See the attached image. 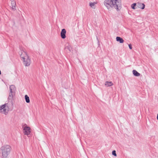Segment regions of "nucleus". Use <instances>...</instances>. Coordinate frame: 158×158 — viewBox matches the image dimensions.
<instances>
[{
    "label": "nucleus",
    "mask_w": 158,
    "mask_h": 158,
    "mask_svg": "<svg viewBox=\"0 0 158 158\" xmlns=\"http://www.w3.org/2000/svg\"><path fill=\"white\" fill-rule=\"evenodd\" d=\"M66 48L68 49L70 52H71V50L72 49V48H71V46L69 45L67 46L66 47Z\"/></svg>",
    "instance_id": "obj_17"
},
{
    "label": "nucleus",
    "mask_w": 158,
    "mask_h": 158,
    "mask_svg": "<svg viewBox=\"0 0 158 158\" xmlns=\"http://www.w3.org/2000/svg\"><path fill=\"white\" fill-rule=\"evenodd\" d=\"M1 74V70H0V75Z\"/></svg>",
    "instance_id": "obj_22"
},
{
    "label": "nucleus",
    "mask_w": 158,
    "mask_h": 158,
    "mask_svg": "<svg viewBox=\"0 0 158 158\" xmlns=\"http://www.w3.org/2000/svg\"><path fill=\"white\" fill-rule=\"evenodd\" d=\"M24 133L25 135H28L31 133V129L29 127L25 126L23 128Z\"/></svg>",
    "instance_id": "obj_5"
},
{
    "label": "nucleus",
    "mask_w": 158,
    "mask_h": 158,
    "mask_svg": "<svg viewBox=\"0 0 158 158\" xmlns=\"http://www.w3.org/2000/svg\"><path fill=\"white\" fill-rule=\"evenodd\" d=\"M23 60V64L25 66H29L31 64V60L28 56H26Z\"/></svg>",
    "instance_id": "obj_4"
},
{
    "label": "nucleus",
    "mask_w": 158,
    "mask_h": 158,
    "mask_svg": "<svg viewBox=\"0 0 158 158\" xmlns=\"http://www.w3.org/2000/svg\"><path fill=\"white\" fill-rule=\"evenodd\" d=\"M116 41L119 42L120 43H123L124 42V40L121 37L117 36L116 38Z\"/></svg>",
    "instance_id": "obj_10"
},
{
    "label": "nucleus",
    "mask_w": 158,
    "mask_h": 158,
    "mask_svg": "<svg viewBox=\"0 0 158 158\" xmlns=\"http://www.w3.org/2000/svg\"><path fill=\"white\" fill-rule=\"evenodd\" d=\"M66 31L65 29H63L62 30L60 33V36L62 39H64L66 38Z\"/></svg>",
    "instance_id": "obj_8"
},
{
    "label": "nucleus",
    "mask_w": 158,
    "mask_h": 158,
    "mask_svg": "<svg viewBox=\"0 0 158 158\" xmlns=\"http://www.w3.org/2000/svg\"><path fill=\"white\" fill-rule=\"evenodd\" d=\"M11 148L10 146L5 145L0 148V156L2 158H6L10 152Z\"/></svg>",
    "instance_id": "obj_2"
},
{
    "label": "nucleus",
    "mask_w": 158,
    "mask_h": 158,
    "mask_svg": "<svg viewBox=\"0 0 158 158\" xmlns=\"http://www.w3.org/2000/svg\"><path fill=\"white\" fill-rule=\"evenodd\" d=\"M112 154L113 155L115 156H117V154L116 153V151L115 150H114L112 151Z\"/></svg>",
    "instance_id": "obj_18"
},
{
    "label": "nucleus",
    "mask_w": 158,
    "mask_h": 158,
    "mask_svg": "<svg viewBox=\"0 0 158 158\" xmlns=\"http://www.w3.org/2000/svg\"><path fill=\"white\" fill-rule=\"evenodd\" d=\"M133 75L136 77H138L139 76L140 74L136 70H133Z\"/></svg>",
    "instance_id": "obj_13"
},
{
    "label": "nucleus",
    "mask_w": 158,
    "mask_h": 158,
    "mask_svg": "<svg viewBox=\"0 0 158 158\" xmlns=\"http://www.w3.org/2000/svg\"><path fill=\"white\" fill-rule=\"evenodd\" d=\"M137 6L138 8L142 9H144L145 7V5L144 4L139 3H137Z\"/></svg>",
    "instance_id": "obj_9"
},
{
    "label": "nucleus",
    "mask_w": 158,
    "mask_h": 158,
    "mask_svg": "<svg viewBox=\"0 0 158 158\" xmlns=\"http://www.w3.org/2000/svg\"><path fill=\"white\" fill-rule=\"evenodd\" d=\"M113 85V83L111 81H106L105 83V85L107 87L111 86Z\"/></svg>",
    "instance_id": "obj_12"
},
{
    "label": "nucleus",
    "mask_w": 158,
    "mask_h": 158,
    "mask_svg": "<svg viewBox=\"0 0 158 158\" xmlns=\"http://www.w3.org/2000/svg\"><path fill=\"white\" fill-rule=\"evenodd\" d=\"M157 119L158 120V114H157Z\"/></svg>",
    "instance_id": "obj_20"
},
{
    "label": "nucleus",
    "mask_w": 158,
    "mask_h": 158,
    "mask_svg": "<svg viewBox=\"0 0 158 158\" xmlns=\"http://www.w3.org/2000/svg\"><path fill=\"white\" fill-rule=\"evenodd\" d=\"M95 3H95V2H93V3L90 2L89 3V6H91V7L93 8L94 6Z\"/></svg>",
    "instance_id": "obj_15"
},
{
    "label": "nucleus",
    "mask_w": 158,
    "mask_h": 158,
    "mask_svg": "<svg viewBox=\"0 0 158 158\" xmlns=\"http://www.w3.org/2000/svg\"><path fill=\"white\" fill-rule=\"evenodd\" d=\"M10 0L11 1V2H13V1H15V0Z\"/></svg>",
    "instance_id": "obj_21"
},
{
    "label": "nucleus",
    "mask_w": 158,
    "mask_h": 158,
    "mask_svg": "<svg viewBox=\"0 0 158 158\" xmlns=\"http://www.w3.org/2000/svg\"><path fill=\"white\" fill-rule=\"evenodd\" d=\"M19 55L20 57L23 60L25 59L26 56H28L27 53L23 50L21 49V51L19 52Z\"/></svg>",
    "instance_id": "obj_7"
},
{
    "label": "nucleus",
    "mask_w": 158,
    "mask_h": 158,
    "mask_svg": "<svg viewBox=\"0 0 158 158\" xmlns=\"http://www.w3.org/2000/svg\"><path fill=\"white\" fill-rule=\"evenodd\" d=\"M10 92L9 93V96L8 98V103H5L4 104L0 106V112L6 114L9 110V106L10 105H13V98L15 94L16 90V88L14 85L10 86Z\"/></svg>",
    "instance_id": "obj_1"
},
{
    "label": "nucleus",
    "mask_w": 158,
    "mask_h": 158,
    "mask_svg": "<svg viewBox=\"0 0 158 158\" xmlns=\"http://www.w3.org/2000/svg\"><path fill=\"white\" fill-rule=\"evenodd\" d=\"M128 46H129V48L130 49H132V45H131V44H129L128 45Z\"/></svg>",
    "instance_id": "obj_19"
},
{
    "label": "nucleus",
    "mask_w": 158,
    "mask_h": 158,
    "mask_svg": "<svg viewBox=\"0 0 158 158\" xmlns=\"http://www.w3.org/2000/svg\"><path fill=\"white\" fill-rule=\"evenodd\" d=\"M112 1V0H105L104 1V4L108 9L111 7Z\"/></svg>",
    "instance_id": "obj_6"
},
{
    "label": "nucleus",
    "mask_w": 158,
    "mask_h": 158,
    "mask_svg": "<svg viewBox=\"0 0 158 158\" xmlns=\"http://www.w3.org/2000/svg\"><path fill=\"white\" fill-rule=\"evenodd\" d=\"M137 5V4L136 3H134L132 4L131 6V7L132 9H135V6Z\"/></svg>",
    "instance_id": "obj_16"
},
{
    "label": "nucleus",
    "mask_w": 158,
    "mask_h": 158,
    "mask_svg": "<svg viewBox=\"0 0 158 158\" xmlns=\"http://www.w3.org/2000/svg\"><path fill=\"white\" fill-rule=\"evenodd\" d=\"M25 99L27 103H28L30 102L29 98L27 95H26L25 96Z\"/></svg>",
    "instance_id": "obj_14"
},
{
    "label": "nucleus",
    "mask_w": 158,
    "mask_h": 158,
    "mask_svg": "<svg viewBox=\"0 0 158 158\" xmlns=\"http://www.w3.org/2000/svg\"><path fill=\"white\" fill-rule=\"evenodd\" d=\"M11 2V5L12 6V8L13 10H16V4L15 1H14Z\"/></svg>",
    "instance_id": "obj_11"
},
{
    "label": "nucleus",
    "mask_w": 158,
    "mask_h": 158,
    "mask_svg": "<svg viewBox=\"0 0 158 158\" xmlns=\"http://www.w3.org/2000/svg\"><path fill=\"white\" fill-rule=\"evenodd\" d=\"M111 7H114L117 10H120L122 8L121 0H112Z\"/></svg>",
    "instance_id": "obj_3"
}]
</instances>
